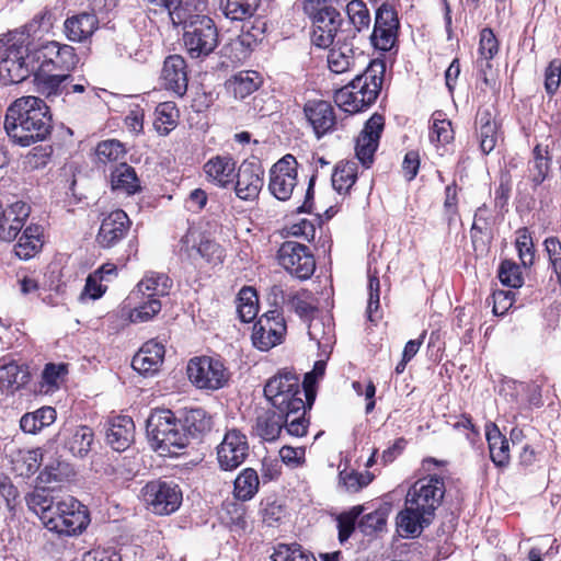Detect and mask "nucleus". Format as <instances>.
I'll return each instance as SVG.
<instances>
[{"instance_id": "1", "label": "nucleus", "mask_w": 561, "mask_h": 561, "mask_svg": "<svg viewBox=\"0 0 561 561\" xmlns=\"http://www.w3.org/2000/svg\"><path fill=\"white\" fill-rule=\"evenodd\" d=\"M445 483L438 476L416 480L408 490L404 510L397 516L399 531L416 537L428 526L445 495Z\"/></svg>"}, {"instance_id": "2", "label": "nucleus", "mask_w": 561, "mask_h": 561, "mask_svg": "<svg viewBox=\"0 0 561 561\" xmlns=\"http://www.w3.org/2000/svg\"><path fill=\"white\" fill-rule=\"evenodd\" d=\"M4 129L13 142L23 147L44 140L51 131L47 104L33 95L15 100L7 110Z\"/></svg>"}, {"instance_id": "3", "label": "nucleus", "mask_w": 561, "mask_h": 561, "mask_svg": "<svg viewBox=\"0 0 561 561\" xmlns=\"http://www.w3.org/2000/svg\"><path fill=\"white\" fill-rule=\"evenodd\" d=\"M386 65L382 60L369 61L365 70L334 94L335 104L344 112L356 114L369 107L378 98L383 82Z\"/></svg>"}, {"instance_id": "4", "label": "nucleus", "mask_w": 561, "mask_h": 561, "mask_svg": "<svg viewBox=\"0 0 561 561\" xmlns=\"http://www.w3.org/2000/svg\"><path fill=\"white\" fill-rule=\"evenodd\" d=\"M152 447L161 455H176L187 445L186 433L170 410H157L150 414L146 425Z\"/></svg>"}, {"instance_id": "5", "label": "nucleus", "mask_w": 561, "mask_h": 561, "mask_svg": "<svg viewBox=\"0 0 561 561\" xmlns=\"http://www.w3.org/2000/svg\"><path fill=\"white\" fill-rule=\"evenodd\" d=\"M203 11L190 12L191 16L176 25H184V46L192 58L210 55L218 46V30L214 21L202 14Z\"/></svg>"}, {"instance_id": "6", "label": "nucleus", "mask_w": 561, "mask_h": 561, "mask_svg": "<svg viewBox=\"0 0 561 561\" xmlns=\"http://www.w3.org/2000/svg\"><path fill=\"white\" fill-rule=\"evenodd\" d=\"M264 396L278 412H297L304 408V402H307V399H304L305 387L300 388L298 376L287 370L268 379L264 387Z\"/></svg>"}, {"instance_id": "7", "label": "nucleus", "mask_w": 561, "mask_h": 561, "mask_svg": "<svg viewBox=\"0 0 561 561\" xmlns=\"http://www.w3.org/2000/svg\"><path fill=\"white\" fill-rule=\"evenodd\" d=\"M178 253L182 260L193 264L203 259L207 263L216 265L222 263L225 257V250L220 244L193 229H188L181 238Z\"/></svg>"}, {"instance_id": "8", "label": "nucleus", "mask_w": 561, "mask_h": 561, "mask_svg": "<svg viewBox=\"0 0 561 561\" xmlns=\"http://www.w3.org/2000/svg\"><path fill=\"white\" fill-rule=\"evenodd\" d=\"M187 376L194 386L208 390L222 388L229 379L224 363L208 356L192 358L187 364Z\"/></svg>"}, {"instance_id": "9", "label": "nucleus", "mask_w": 561, "mask_h": 561, "mask_svg": "<svg viewBox=\"0 0 561 561\" xmlns=\"http://www.w3.org/2000/svg\"><path fill=\"white\" fill-rule=\"evenodd\" d=\"M141 495L146 505L158 515H169L182 503V492L173 482L150 481L142 488Z\"/></svg>"}, {"instance_id": "10", "label": "nucleus", "mask_w": 561, "mask_h": 561, "mask_svg": "<svg viewBox=\"0 0 561 561\" xmlns=\"http://www.w3.org/2000/svg\"><path fill=\"white\" fill-rule=\"evenodd\" d=\"M277 261L286 272L299 279H308L316 270V261L309 248L296 241L280 244Z\"/></svg>"}, {"instance_id": "11", "label": "nucleus", "mask_w": 561, "mask_h": 561, "mask_svg": "<svg viewBox=\"0 0 561 561\" xmlns=\"http://www.w3.org/2000/svg\"><path fill=\"white\" fill-rule=\"evenodd\" d=\"M33 70L34 62L27 48L12 45L5 49L4 57L0 60V81L5 85L20 83Z\"/></svg>"}, {"instance_id": "12", "label": "nucleus", "mask_w": 561, "mask_h": 561, "mask_svg": "<svg viewBox=\"0 0 561 561\" xmlns=\"http://www.w3.org/2000/svg\"><path fill=\"white\" fill-rule=\"evenodd\" d=\"M297 185V161L291 154L279 159L270 170L268 190L279 201L291 197Z\"/></svg>"}, {"instance_id": "13", "label": "nucleus", "mask_w": 561, "mask_h": 561, "mask_svg": "<svg viewBox=\"0 0 561 561\" xmlns=\"http://www.w3.org/2000/svg\"><path fill=\"white\" fill-rule=\"evenodd\" d=\"M286 333L284 318L277 310L267 311L253 327L252 342L261 351H268L283 342Z\"/></svg>"}, {"instance_id": "14", "label": "nucleus", "mask_w": 561, "mask_h": 561, "mask_svg": "<svg viewBox=\"0 0 561 561\" xmlns=\"http://www.w3.org/2000/svg\"><path fill=\"white\" fill-rule=\"evenodd\" d=\"M309 14L312 15L313 23L311 42L317 47L328 48L334 43L335 37L346 35L344 31L337 33L342 20L334 8L324 5Z\"/></svg>"}, {"instance_id": "15", "label": "nucleus", "mask_w": 561, "mask_h": 561, "mask_svg": "<svg viewBox=\"0 0 561 561\" xmlns=\"http://www.w3.org/2000/svg\"><path fill=\"white\" fill-rule=\"evenodd\" d=\"M249 455L247 436L239 430L227 431L217 447V460L222 470H233L244 462Z\"/></svg>"}, {"instance_id": "16", "label": "nucleus", "mask_w": 561, "mask_h": 561, "mask_svg": "<svg viewBox=\"0 0 561 561\" xmlns=\"http://www.w3.org/2000/svg\"><path fill=\"white\" fill-rule=\"evenodd\" d=\"M351 35H339L334 46L328 54L329 69L334 73H344L356 70L365 64L366 57L359 51L354 50V45L350 42Z\"/></svg>"}, {"instance_id": "17", "label": "nucleus", "mask_w": 561, "mask_h": 561, "mask_svg": "<svg viewBox=\"0 0 561 561\" xmlns=\"http://www.w3.org/2000/svg\"><path fill=\"white\" fill-rule=\"evenodd\" d=\"M304 116L317 139L332 133L336 126L333 106L324 100H308L304 105Z\"/></svg>"}, {"instance_id": "18", "label": "nucleus", "mask_w": 561, "mask_h": 561, "mask_svg": "<svg viewBox=\"0 0 561 561\" xmlns=\"http://www.w3.org/2000/svg\"><path fill=\"white\" fill-rule=\"evenodd\" d=\"M264 170L260 162L243 161L239 169L234 191L236 195L243 201L255 199L264 184Z\"/></svg>"}, {"instance_id": "19", "label": "nucleus", "mask_w": 561, "mask_h": 561, "mask_svg": "<svg viewBox=\"0 0 561 561\" xmlns=\"http://www.w3.org/2000/svg\"><path fill=\"white\" fill-rule=\"evenodd\" d=\"M383 116L374 114L366 122L364 129L356 140V157L365 168H369L373 163L374 153L378 148L380 135L383 130Z\"/></svg>"}, {"instance_id": "20", "label": "nucleus", "mask_w": 561, "mask_h": 561, "mask_svg": "<svg viewBox=\"0 0 561 561\" xmlns=\"http://www.w3.org/2000/svg\"><path fill=\"white\" fill-rule=\"evenodd\" d=\"M131 221L122 209L106 215L100 226L96 242L101 248L110 249L121 242L127 234Z\"/></svg>"}, {"instance_id": "21", "label": "nucleus", "mask_w": 561, "mask_h": 561, "mask_svg": "<svg viewBox=\"0 0 561 561\" xmlns=\"http://www.w3.org/2000/svg\"><path fill=\"white\" fill-rule=\"evenodd\" d=\"M164 354L165 348L162 343L156 340L147 341L134 355L131 367L140 375L152 376L159 371Z\"/></svg>"}, {"instance_id": "22", "label": "nucleus", "mask_w": 561, "mask_h": 561, "mask_svg": "<svg viewBox=\"0 0 561 561\" xmlns=\"http://www.w3.org/2000/svg\"><path fill=\"white\" fill-rule=\"evenodd\" d=\"M161 79L167 90L178 96H183L187 91L186 62L180 55H171L163 62Z\"/></svg>"}, {"instance_id": "23", "label": "nucleus", "mask_w": 561, "mask_h": 561, "mask_svg": "<svg viewBox=\"0 0 561 561\" xmlns=\"http://www.w3.org/2000/svg\"><path fill=\"white\" fill-rule=\"evenodd\" d=\"M70 80V73L55 72L49 68V64H42L34 78L37 92L47 99L62 94Z\"/></svg>"}, {"instance_id": "24", "label": "nucleus", "mask_w": 561, "mask_h": 561, "mask_svg": "<svg viewBox=\"0 0 561 561\" xmlns=\"http://www.w3.org/2000/svg\"><path fill=\"white\" fill-rule=\"evenodd\" d=\"M31 207L24 202L12 203L0 218V239L13 241L28 218Z\"/></svg>"}, {"instance_id": "25", "label": "nucleus", "mask_w": 561, "mask_h": 561, "mask_svg": "<svg viewBox=\"0 0 561 561\" xmlns=\"http://www.w3.org/2000/svg\"><path fill=\"white\" fill-rule=\"evenodd\" d=\"M135 424L130 416L116 415L110 419L106 430V442L116 451L129 447L134 439Z\"/></svg>"}, {"instance_id": "26", "label": "nucleus", "mask_w": 561, "mask_h": 561, "mask_svg": "<svg viewBox=\"0 0 561 561\" xmlns=\"http://www.w3.org/2000/svg\"><path fill=\"white\" fill-rule=\"evenodd\" d=\"M236 163L229 156H216L204 164L206 178L219 187H227L233 183Z\"/></svg>"}, {"instance_id": "27", "label": "nucleus", "mask_w": 561, "mask_h": 561, "mask_svg": "<svg viewBox=\"0 0 561 561\" xmlns=\"http://www.w3.org/2000/svg\"><path fill=\"white\" fill-rule=\"evenodd\" d=\"M100 19L89 12L68 18L65 23V34L69 41L83 42L98 28Z\"/></svg>"}, {"instance_id": "28", "label": "nucleus", "mask_w": 561, "mask_h": 561, "mask_svg": "<svg viewBox=\"0 0 561 561\" xmlns=\"http://www.w3.org/2000/svg\"><path fill=\"white\" fill-rule=\"evenodd\" d=\"M45 49L50 57L42 64H49V68L55 72L70 73L79 61L72 46L51 42Z\"/></svg>"}, {"instance_id": "29", "label": "nucleus", "mask_w": 561, "mask_h": 561, "mask_svg": "<svg viewBox=\"0 0 561 561\" xmlns=\"http://www.w3.org/2000/svg\"><path fill=\"white\" fill-rule=\"evenodd\" d=\"M62 435L65 437V448H67L73 456L82 458L91 450L94 435L93 431L89 426L82 425L65 428Z\"/></svg>"}, {"instance_id": "30", "label": "nucleus", "mask_w": 561, "mask_h": 561, "mask_svg": "<svg viewBox=\"0 0 561 561\" xmlns=\"http://www.w3.org/2000/svg\"><path fill=\"white\" fill-rule=\"evenodd\" d=\"M180 423L182 432L187 434V444L190 439L201 438L211 428V417L201 408L186 411Z\"/></svg>"}, {"instance_id": "31", "label": "nucleus", "mask_w": 561, "mask_h": 561, "mask_svg": "<svg viewBox=\"0 0 561 561\" xmlns=\"http://www.w3.org/2000/svg\"><path fill=\"white\" fill-rule=\"evenodd\" d=\"M153 5L164 8L173 23H181L191 16L190 12L204 11L206 0H147Z\"/></svg>"}, {"instance_id": "32", "label": "nucleus", "mask_w": 561, "mask_h": 561, "mask_svg": "<svg viewBox=\"0 0 561 561\" xmlns=\"http://www.w3.org/2000/svg\"><path fill=\"white\" fill-rule=\"evenodd\" d=\"M283 430L282 413L277 410H263L255 420L253 431L265 442L276 440Z\"/></svg>"}, {"instance_id": "33", "label": "nucleus", "mask_w": 561, "mask_h": 561, "mask_svg": "<svg viewBox=\"0 0 561 561\" xmlns=\"http://www.w3.org/2000/svg\"><path fill=\"white\" fill-rule=\"evenodd\" d=\"M111 187L117 194L133 195L140 191V183L133 167L121 163L111 172Z\"/></svg>"}, {"instance_id": "34", "label": "nucleus", "mask_w": 561, "mask_h": 561, "mask_svg": "<svg viewBox=\"0 0 561 561\" xmlns=\"http://www.w3.org/2000/svg\"><path fill=\"white\" fill-rule=\"evenodd\" d=\"M478 135L480 148L484 154L490 153L496 146L499 139V126L488 110L479 111L477 114Z\"/></svg>"}, {"instance_id": "35", "label": "nucleus", "mask_w": 561, "mask_h": 561, "mask_svg": "<svg viewBox=\"0 0 561 561\" xmlns=\"http://www.w3.org/2000/svg\"><path fill=\"white\" fill-rule=\"evenodd\" d=\"M62 507L64 512H66V524L69 529V534L67 536H73L82 533L90 523L87 507L71 496L64 499Z\"/></svg>"}, {"instance_id": "36", "label": "nucleus", "mask_w": 561, "mask_h": 561, "mask_svg": "<svg viewBox=\"0 0 561 561\" xmlns=\"http://www.w3.org/2000/svg\"><path fill=\"white\" fill-rule=\"evenodd\" d=\"M56 420V410L43 407L34 412L25 413L20 420V427L24 433L36 434L51 425Z\"/></svg>"}, {"instance_id": "37", "label": "nucleus", "mask_w": 561, "mask_h": 561, "mask_svg": "<svg viewBox=\"0 0 561 561\" xmlns=\"http://www.w3.org/2000/svg\"><path fill=\"white\" fill-rule=\"evenodd\" d=\"M486 439L490 449V457L495 466L504 467L508 463L510 459V445L508 440L501 434L496 425L486 431Z\"/></svg>"}, {"instance_id": "38", "label": "nucleus", "mask_w": 561, "mask_h": 561, "mask_svg": "<svg viewBox=\"0 0 561 561\" xmlns=\"http://www.w3.org/2000/svg\"><path fill=\"white\" fill-rule=\"evenodd\" d=\"M259 485L257 472L252 468H245L234 480L233 494L240 501H249L257 493Z\"/></svg>"}, {"instance_id": "39", "label": "nucleus", "mask_w": 561, "mask_h": 561, "mask_svg": "<svg viewBox=\"0 0 561 561\" xmlns=\"http://www.w3.org/2000/svg\"><path fill=\"white\" fill-rule=\"evenodd\" d=\"M261 0H220V9L226 18L232 21H243L251 18L260 5Z\"/></svg>"}, {"instance_id": "40", "label": "nucleus", "mask_w": 561, "mask_h": 561, "mask_svg": "<svg viewBox=\"0 0 561 561\" xmlns=\"http://www.w3.org/2000/svg\"><path fill=\"white\" fill-rule=\"evenodd\" d=\"M261 77L256 71H241L229 81V89L236 99H244L261 85Z\"/></svg>"}, {"instance_id": "41", "label": "nucleus", "mask_w": 561, "mask_h": 561, "mask_svg": "<svg viewBox=\"0 0 561 561\" xmlns=\"http://www.w3.org/2000/svg\"><path fill=\"white\" fill-rule=\"evenodd\" d=\"M28 380L27 371L15 363L0 367V388L7 392H14Z\"/></svg>"}, {"instance_id": "42", "label": "nucleus", "mask_w": 561, "mask_h": 561, "mask_svg": "<svg viewBox=\"0 0 561 561\" xmlns=\"http://www.w3.org/2000/svg\"><path fill=\"white\" fill-rule=\"evenodd\" d=\"M357 178V165L351 161H340L332 174V186L341 193H346L354 185Z\"/></svg>"}, {"instance_id": "43", "label": "nucleus", "mask_w": 561, "mask_h": 561, "mask_svg": "<svg viewBox=\"0 0 561 561\" xmlns=\"http://www.w3.org/2000/svg\"><path fill=\"white\" fill-rule=\"evenodd\" d=\"M172 280L165 274H147L137 285L138 291L147 297L168 295Z\"/></svg>"}, {"instance_id": "44", "label": "nucleus", "mask_w": 561, "mask_h": 561, "mask_svg": "<svg viewBox=\"0 0 561 561\" xmlns=\"http://www.w3.org/2000/svg\"><path fill=\"white\" fill-rule=\"evenodd\" d=\"M154 116V128L164 136L176 126L179 110L173 102H163L156 107Z\"/></svg>"}, {"instance_id": "45", "label": "nucleus", "mask_w": 561, "mask_h": 561, "mask_svg": "<svg viewBox=\"0 0 561 561\" xmlns=\"http://www.w3.org/2000/svg\"><path fill=\"white\" fill-rule=\"evenodd\" d=\"M237 311L242 322H251L257 316L259 304L256 291L251 287H243L237 298Z\"/></svg>"}, {"instance_id": "46", "label": "nucleus", "mask_w": 561, "mask_h": 561, "mask_svg": "<svg viewBox=\"0 0 561 561\" xmlns=\"http://www.w3.org/2000/svg\"><path fill=\"white\" fill-rule=\"evenodd\" d=\"M346 13L350 22L354 26L351 31L352 38L355 37L356 32L368 30L370 25V14L366 3L363 0H352L346 5Z\"/></svg>"}, {"instance_id": "47", "label": "nucleus", "mask_w": 561, "mask_h": 561, "mask_svg": "<svg viewBox=\"0 0 561 561\" xmlns=\"http://www.w3.org/2000/svg\"><path fill=\"white\" fill-rule=\"evenodd\" d=\"M307 407H311L308 402H304V408L299 409L297 412L280 411L283 427L286 428V432L296 437L304 436L307 433L308 422L305 419Z\"/></svg>"}, {"instance_id": "48", "label": "nucleus", "mask_w": 561, "mask_h": 561, "mask_svg": "<svg viewBox=\"0 0 561 561\" xmlns=\"http://www.w3.org/2000/svg\"><path fill=\"white\" fill-rule=\"evenodd\" d=\"M95 154L101 163L116 162L124 159L126 149L119 140L107 139L96 146Z\"/></svg>"}, {"instance_id": "49", "label": "nucleus", "mask_w": 561, "mask_h": 561, "mask_svg": "<svg viewBox=\"0 0 561 561\" xmlns=\"http://www.w3.org/2000/svg\"><path fill=\"white\" fill-rule=\"evenodd\" d=\"M62 506L64 500L57 501L55 506L50 508L49 514L43 516V524L49 531L67 536L69 529L67 528V517Z\"/></svg>"}, {"instance_id": "50", "label": "nucleus", "mask_w": 561, "mask_h": 561, "mask_svg": "<svg viewBox=\"0 0 561 561\" xmlns=\"http://www.w3.org/2000/svg\"><path fill=\"white\" fill-rule=\"evenodd\" d=\"M388 512L386 508L376 510L362 517L358 527L360 531L370 536L377 531H381L387 524Z\"/></svg>"}, {"instance_id": "51", "label": "nucleus", "mask_w": 561, "mask_h": 561, "mask_svg": "<svg viewBox=\"0 0 561 561\" xmlns=\"http://www.w3.org/2000/svg\"><path fill=\"white\" fill-rule=\"evenodd\" d=\"M27 507L43 522V516L48 515L56 502L45 494L44 490H35L25 497Z\"/></svg>"}, {"instance_id": "52", "label": "nucleus", "mask_w": 561, "mask_h": 561, "mask_svg": "<svg viewBox=\"0 0 561 561\" xmlns=\"http://www.w3.org/2000/svg\"><path fill=\"white\" fill-rule=\"evenodd\" d=\"M287 305L289 309L294 310L300 317H310L316 307L312 304V296L307 290H300L288 296Z\"/></svg>"}, {"instance_id": "53", "label": "nucleus", "mask_w": 561, "mask_h": 561, "mask_svg": "<svg viewBox=\"0 0 561 561\" xmlns=\"http://www.w3.org/2000/svg\"><path fill=\"white\" fill-rule=\"evenodd\" d=\"M340 485L344 488L346 492L356 493L363 488L367 486L371 478L369 474H362L354 470H343L339 474Z\"/></svg>"}, {"instance_id": "54", "label": "nucleus", "mask_w": 561, "mask_h": 561, "mask_svg": "<svg viewBox=\"0 0 561 561\" xmlns=\"http://www.w3.org/2000/svg\"><path fill=\"white\" fill-rule=\"evenodd\" d=\"M499 51V42L493 33V31L489 27H484L480 32V41H479V55L482 59L485 60V66L490 67V60Z\"/></svg>"}, {"instance_id": "55", "label": "nucleus", "mask_w": 561, "mask_h": 561, "mask_svg": "<svg viewBox=\"0 0 561 561\" xmlns=\"http://www.w3.org/2000/svg\"><path fill=\"white\" fill-rule=\"evenodd\" d=\"M54 20L53 10L45 7L33 16L25 27L30 35H36L38 33L48 32L54 24Z\"/></svg>"}, {"instance_id": "56", "label": "nucleus", "mask_w": 561, "mask_h": 561, "mask_svg": "<svg viewBox=\"0 0 561 561\" xmlns=\"http://www.w3.org/2000/svg\"><path fill=\"white\" fill-rule=\"evenodd\" d=\"M499 278L505 286L518 288L523 284L519 266L511 261H503L499 268Z\"/></svg>"}, {"instance_id": "57", "label": "nucleus", "mask_w": 561, "mask_h": 561, "mask_svg": "<svg viewBox=\"0 0 561 561\" xmlns=\"http://www.w3.org/2000/svg\"><path fill=\"white\" fill-rule=\"evenodd\" d=\"M161 310V302L159 299L148 297V300L142 302L139 307L130 312L131 322H146L151 320Z\"/></svg>"}, {"instance_id": "58", "label": "nucleus", "mask_w": 561, "mask_h": 561, "mask_svg": "<svg viewBox=\"0 0 561 561\" xmlns=\"http://www.w3.org/2000/svg\"><path fill=\"white\" fill-rule=\"evenodd\" d=\"M430 139L434 144L445 145L454 139V130L448 119L434 118Z\"/></svg>"}, {"instance_id": "59", "label": "nucleus", "mask_w": 561, "mask_h": 561, "mask_svg": "<svg viewBox=\"0 0 561 561\" xmlns=\"http://www.w3.org/2000/svg\"><path fill=\"white\" fill-rule=\"evenodd\" d=\"M397 31L398 30L374 26V31L370 35L371 44L377 49L385 51L390 50L396 42Z\"/></svg>"}, {"instance_id": "60", "label": "nucleus", "mask_w": 561, "mask_h": 561, "mask_svg": "<svg viewBox=\"0 0 561 561\" xmlns=\"http://www.w3.org/2000/svg\"><path fill=\"white\" fill-rule=\"evenodd\" d=\"M516 248L523 265H533L535 259L534 244L531 237L527 233L526 229L519 231V236L516 240Z\"/></svg>"}, {"instance_id": "61", "label": "nucleus", "mask_w": 561, "mask_h": 561, "mask_svg": "<svg viewBox=\"0 0 561 561\" xmlns=\"http://www.w3.org/2000/svg\"><path fill=\"white\" fill-rule=\"evenodd\" d=\"M535 158L533 161V167L530 168V181L535 184V186L540 185L548 173L549 164L548 160L540 154V148L537 146L534 150Z\"/></svg>"}, {"instance_id": "62", "label": "nucleus", "mask_w": 561, "mask_h": 561, "mask_svg": "<svg viewBox=\"0 0 561 561\" xmlns=\"http://www.w3.org/2000/svg\"><path fill=\"white\" fill-rule=\"evenodd\" d=\"M561 82V59H552L545 72V89L554 94Z\"/></svg>"}, {"instance_id": "63", "label": "nucleus", "mask_w": 561, "mask_h": 561, "mask_svg": "<svg viewBox=\"0 0 561 561\" xmlns=\"http://www.w3.org/2000/svg\"><path fill=\"white\" fill-rule=\"evenodd\" d=\"M374 26L398 30L399 20L396 11L386 3L381 4L376 12Z\"/></svg>"}, {"instance_id": "64", "label": "nucleus", "mask_w": 561, "mask_h": 561, "mask_svg": "<svg viewBox=\"0 0 561 561\" xmlns=\"http://www.w3.org/2000/svg\"><path fill=\"white\" fill-rule=\"evenodd\" d=\"M550 265L561 282V242L557 238H548L545 241Z\"/></svg>"}]
</instances>
